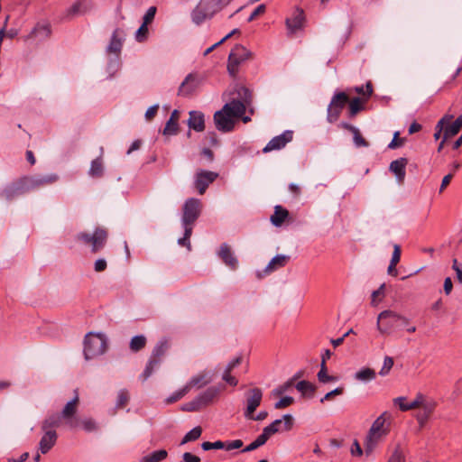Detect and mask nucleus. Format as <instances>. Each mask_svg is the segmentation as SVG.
<instances>
[{
    "mask_svg": "<svg viewBox=\"0 0 462 462\" xmlns=\"http://www.w3.org/2000/svg\"><path fill=\"white\" fill-rule=\"evenodd\" d=\"M107 348V339L102 334L88 333L84 339V356L87 360L103 355Z\"/></svg>",
    "mask_w": 462,
    "mask_h": 462,
    "instance_id": "nucleus-6",
    "label": "nucleus"
},
{
    "mask_svg": "<svg viewBox=\"0 0 462 462\" xmlns=\"http://www.w3.org/2000/svg\"><path fill=\"white\" fill-rule=\"evenodd\" d=\"M156 7L155 6H151L145 13L144 16H143V23H145V24H149L151 23L153 19H154V16H155V14H156Z\"/></svg>",
    "mask_w": 462,
    "mask_h": 462,
    "instance_id": "nucleus-58",
    "label": "nucleus"
},
{
    "mask_svg": "<svg viewBox=\"0 0 462 462\" xmlns=\"http://www.w3.org/2000/svg\"><path fill=\"white\" fill-rule=\"evenodd\" d=\"M407 163L406 158H399L390 163L389 170L395 175L399 184H402L404 181Z\"/></svg>",
    "mask_w": 462,
    "mask_h": 462,
    "instance_id": "nucleus-21",
    "label": "nucleus"
},
{
    "mask_svg": "<svg viewBox=\"0 0 462 462\" xmlns=\"http://www.w3.org/2000/svg\"><path fill=\"white\" fill-rule=\"evenodd\" d=\"M202 407L200 406V403L199 402L198 398L196 397L192 401L186 402L182 405L181 410L184 411H199Z\"/></svg>",
    "mask_w": 462,
    "mask_h": 462,
    "instance_id": "nucleus-48",
    "label": "nucleus"
},
{
    "mask_svg": "<svg viewBox=\"0 0 462 462\" xmlns=\"http://www.w3.org/2000/svg\"><path fill=\"white\" fill-rule=\"evenodd\" d=\"M104 167H103V160L102 155L96 158L91 162V166L88 171L89 176L92 178H100L103 176Z\"/></svg>",
    "mask_w": 462,
    "mask_h": 462,
    "instance_id": "nucleus-36",
    "label": "nucleus"
},
{
    "mask_svg": "<svg viewBox=\"0 0 462 462\" xmlns=\"http://www.w3.org/2000/svg\"><path fill=\"white\" fill-rule=\"evenodd\" d=\"M212 381V375L209 372L203 371L199 374L193 376L189 382L186 384V387H189V391L192 387L201 388L204 385H207Z\"/></svg>",
    "mask_w": 462,
    "mask_h": 462,
    "instance_id": "nucleus-29",
    "label": "nucleus"
},
{
    "mask_svg": "<svg viewBox=\"0 0 462 462\" xmlns=\"http://www.w3.org/2000/svg\"><path fill=\"white\" fill-rule=\"evenodd\" d=\"M182 461L183 462H200V457L190 453V452H185L182 455Z\"/></svg>",
    "mask_w": 462,
    "mask_h": 462,
    "instance_id": "nucleus-64",
    "label": "nucleus"
},
{
    "mask_svg": "<svg viewBox=\"0 0 462 462\" xmlns=\"http://www.w3.org/2000/svg\"><path fill=\"white\" fill-rule=\"evenodd\" d=\"M284 421V430H291L293 426V417L291 414H285L282 419H278L273 421L270 425L264 427L266 432L273 435L281 430V425Z\"/></svg>",
    "mask_w": 462,
    "mask_h": 462,
    "instance_id": "nucleus-22",
    "label": "nucleus"
},
{
    "mask_svg": "<svg viewBox=\"0 0 462 462\" xmlns=\"http://www.w3.org/2000/svg\"><path fill=\"white\" fill-rule=\"evenodd\" d=\"M305 21V16L303 10L297 9L292 17L286 19V26L289 31V33H295L297 31L300 30L303 27V23Z\"/></svg>",
    "mask_w": 462,
    "mask_h": 462,
    "instance_id": "nucleus-23",
    "label": "nucleus"
},
{
    "mask_svg": "<svg viewBox=\"0 0 462 462\" xmlns=\"http://www.w3.org/2000/svg\"><path fill=\"white\" fill-rule=\"evenodd\" d=\"M348 102L349 97L345 92H336L327 109V120L329 123H335Z\"/></svg>",
    "mask_w": 462,
    "mask_h": 462,
    "instance_id": "nucleus-11",
    "label": "nucleus"
},
{
    "mask_svg": "<svg viewBox=\"0 0 462 462\" xmlns=\"http://www.w3.org/2000/svg\"><path fill=\"white\" fill-rule=\"evenodd\" d=\"M219 390L215 386L208 388L206 391L197 396L200 406L205 407L208 405L217 396Z\"/></svg>",
    "mask_w": 462,
    "mask_h": 462,
    "instance_id": "nucleus-32",
    "label": "nucleus"
},
{
    "mask_svg": "<svg viewBox=\"0 0 462 462\" xmlns=\"http://www.w3.org/2000/svg\"><path fill=\"white\" fill-rule=\"evenodd\" d=\"M295 387L303 396L307 397H312L316 391V386L306 380L300 381Z\"/></svg>",
    "mask_w": 462,
    "mask_h": 462,
    "instance_id": "nucleus-35",
    "label": "nucleus"
},
{
    "mask_svg": "<svg viewBox=\"0 0 462 462\" xmlns=\"http://www.w3.org/2000/svg\"><path fill=\"white\" fill-rule=\"evenodd\" d=\"M217 256L231 270L235 271L237 269L238 260L227 244L223 243L220 245L217 251Z\"/></svg>",
    "mask_w": 462,
    "mask_h": 462,
    "instance_id": "nucleus-18",
    "label": "nucleus"
},
{
    "mask_svg": "<svg viewBox=\"0 0 462 462\" xmlns=\"http://www.w3.org/2000/svg\"><path fill=\"white\" fill-rule=\"evenodd\" d=\"M122 33V31H120L119 29H116L112 34L109 45L107 46V52L116 54V60L115 61V64L113 63V61H110L109 69H111L112 67H116L118 64V56L121 52V49L123 46L122 38L120 37Z\"/></svg>",
    "mask_w": 462,
    "mask_h": 462,
    "instance_id": "nucleus-19",
    "label": "nucleus"
},
{
    "mask_svg": "<svg viewBox=\"0 0 462 462\" xmlns=\"http://www.w3.org/2000/svg\"><path fill=\"white\" fill-rule=\"evenodd\" d=\"M344 393V387H337L328 393L325 394L323 398H321L320 402H324L326 401H330L333 399L334 396L341 395Z\"/></svg>",
    "mask_w": 462,
    "mask_h": 462,
    "instance_id": "nucleus-57",
    "label": "nucleus"
},
{
    "mask_svg": "<svg viewBox=\"0 0 462 462\" xmlns=\"http://www.w3.org/2000/svg\"><path fill=\"white\" fill-rule=\"evenodd\" d=\"M263 399V391L260 388H253L250 389L245 393V410L244 411V416L246 419L253 418V413L256 411V409L260 406Z\"/></svg>",
    "mask_w": 462,
    "mask_h": 462,
    "instance_id": "nucleus-13",
    "label": "nucleus"
},
{
    "mask_svg": "<svg viewBox=\"0 0 462 462\" xmlns=\"http://www.w3.org/2000/svg\"><path fill=\"white\" fill-rule=\"evenodd\" d=\"M452 269L456 272L457 280L462 282V264L457 259H453Z\"/></svg>",
    "mask_w": 462,
    "mask_h": 462,
    "instance_id": "nucleus-63",
    "label": "nucleus"
},
{
    "mask_svg": "<svg viewBox=\"0 0 462 462\" xmlns=\"http://www.w3.org/2000/svg\"><path fill=\"white\" fill-rule=\"evenodd\" d=\"M364 109V106L359 97H354L348 102V114L350 117L356 116L360 111Z\"/></svg>",
    "mask_w": 462,
    "mask_h": 462,
    "instance_id": "nucleus-38",
    "label": "nucleus"
},
{
    "mask_svg": "<svg viewBox=\"0 0 462 462\" xmlns=\"http://www.w3.org/2000/svg\"><path fill=\"white\" fill-rule=\"evenodd\" d=\"M214 123L216 128L223 133L233 131L236 120L233 119L224 109L218 110L214 114Z\"/></svg>",
    "mask_w": 462,
    "mask_h": 462,
    "instance_id": "nucleus-16",
    "label": "nucleus"
},
{
    "mask_svg": "<svg viewBox=\"0 0 462 462\" xmlns=\"http://www.w3.org/2000/svg\"><path fill=\"white\" fill-rule=\"evenodd\" d=\"M129 401V393L126 390L122 389L119 391L117 395V402H116V407L117 408H123L127 404Z\"/></svg>",
    "mask_w": 462,
    "mask_h": 462,
    "instance_id": "nucleus-49",
    "label": "nucleus"
},
{
    "mask_svg": "<svg viewBox=\"0 0 462 462\" xmlns=\"http://www.w3.org/2000/svg\"><path fill=\"white\" fill-rule=\"evenodd\" d=\"M201 448L205 451L211 450V449H223L224 448V441H221V440H217L215 442L205 441L201 444Z\"/></svg>",
    "mask_w": 462,
    "mask_h": 462,
    "instance_id": "nucleus-50",
    "label": "nucleus"
},
{
    "mask_svg": "<svg viewBox=\"0 0 462 462\" xmlns=\"http://www.w3.org/2000/svg\"><path fill=\"white\" fill-rule=\"evenodd\" d=\"M61 416L57 413H53L48 416L42 424V430L43 431L54 430V428H57L61 423Z\"/></svg>",
    "mask_w": 462,
    "mask_h": 462,
    "instance_id": "nucleus-34",
    "label": "nucleus"
},
{
    "mask_svg": "<svg viewBox=\"0 0 462 462\" xmlns=\"http://www.w3.org/2000/svg\"><path fill=\"white\" fill-rule=\"evenodd\" d=\"M404 143V139L399 138V133L396 132L393 135L392 142L388 144L389 149H396Z\"/></svg>",
    "mask_w": 462,
    "mask_h": 462,
    "instance_id": "nucleus-61",
    "label": "nucleus"
},
{
    "mask_svg": "<svg viewBox=\"0 0 462 462\" xmlns=\"http://www.w3.org/2000/svg\"><path fill=\"white\" fill-rule=\"evenodd\" d=\"M107 267L106 261L104 258L97 259L94 263V270L97 273L104 272Z\"/></svg>",
    "mask_w": 462,
    "mask_h": 462,
    "instance_id": "nucleus-62",
    "label": "nucleus"
},
{
    "mask_svg": "<svg viewBox=\"0 0 462 462\" xmlns=\"http://www.w3.org/2000/svg\"><path fill=\"white\" fill-rule=\"evenodd\" d=\"M230 2L231 0H200L191 12V20L195 24L200 25L206 20L212 18Z\"/></svg>",
    "mask_w": 462,
    "mask_h": 462,
    "instance_id": "nucleus-3",
    "label": "nucleus"
},
{
    "mask_svg": "<svg viewBox=\"0 0 462 462\" xmlns=\"http://www.w3.org/2000/svg\"><path fill=\"white\" fill-rule=\"evenodd\" d=\"M401 259V246L399 245H393V252L392 255V259L390 263L393 265H397Z\"/></svg>",
    "mask_w": 462,
    "mask_h": 462,
    "instance_id": "nucleus-59",
    "label": "nucleus"
},
{
    "mask_svg": "<svg viewBox=\"0 0 462 462\" xmlns=\"http://www.w3.org/2000/svg\"><path fill=\"white\" fill-rule=\"evenodd\" d=\"M167 456L168 452L165 449H160L143 457L141 462H161L164 460Z\"/></svg>",
    "mask_w": 462,
    "mask_h": 462,
    "instance_id": "nucleus-37",
    "label": "nucleus"
},
{
    "mask_svg": "<svg viewBox=\"0 0 462 462\" xmlns=\"http://www.w3.org/2000/svg\"><path fill=\"white\" fill-rule=\"evenodd\" d=\"M184 228V236L181 238H179L178 244L181 246H186L189 251L191 249L190 245V236L192 235L193 228L192 227H183Z\"/></svg>",
    "mask_w": 462,
    "mask_h": 462,
    "instance_id": "nucleus-43",
    "label": "nucleus"
},
{
    "mask_svg": "<svg viewBox=\"0 0 462 462\" xmlns=\"http://www.w3.org/2000/svg\"><path fill=\"white\" fill-rule=\"evenodd\" d=\"M388 462H405V456L401 449L400 446H397L391 455Z\"/></svg>",
    "mask_w": 462,
    "mask_h": 462,
    "instance_id": "nucleus-51",
    "label": "nucleus"
},
{
    "mask_svg": "<svg viewBox=\"0 0 462 462\" xmlns=\"http://www.w3.org/2000/svg\"><path fill=\"white\" fill-rule=\"evenodd\" d=\"M288 217L289 211L281 205H277L274 207V212L270 220L274 226H281Z\"/></svg>",
    "mask_w": 462,
    "mask_h": 462,
    "instance_id": "nucleus-30",
    "label": "nucleus"
},
{
    "mask_svg": "<svg viewBox=\"0 0 462 462\" xmlns=\"http://www.w3.org/2000/svg\"><path fill=\"white\" fill-rule=\"evenodd\" d=\"M57 433L55 430L44 431L39 442V450L42 454H47L57 441Z\"/></svg>",
    "mask_w": 462,
    "mask_h": 462,
    "instance_id": "nucleus-26",
    "label": "nucleus"
},
{
    "mask_svg": "<svg viewBox=\"0 0 462 462\" xmlns=\"http://www.w3.org/2000/svg\"><path fill=\"white\" fill-rule=\"evenodd\" d=\"M201 434H202L201 427L197 426V427L193 428L191 430H189V432H187L185 434V436L183 437V439L180 441V445H184L188 442L197 440L198 439H199Z\"/></svg>",
    "mask_w": 462,
    "mask_h": 462,
    "instance_id": "nucleus-40",
    "label": "nucleus"
},
{
    "mask_svg": "<svg viewBox=\"0 0 462 462\" xmlns=\"http://www.w3.org/2000/svg\"><path fill=\"white\" fill-rule=\"evenodd\" d=\"M393 403L397 405L402 411L421 408L422 411L417 413L415 416L420 428L424 427L435 409V404L426 402L424 395L421 393H418L411 403H407L406 397L403 396L393 399Z\"/></svg>",
    "mask_w": 462,
    "mask_h": 462,
    "instance_id": "nucleus-2",
    "label": "nucleus"
},
{
    "mask_svg": "<svg viewBox=\"0 0 462 462\" xmlns=\"http://www.w3.org/2000/svg\"><path fill=\"white\" fill-rule=\"evenodd\" d=\"M355 91L359 95L365 96V100H367V98L370 97L371 95L373 94V85L370 81H368L365 87H356Z\"/></svg>",
    "mask_w": 462,
    "mask_h": 462,
    "instance_id": "nucleus-46",
    "label": "nucleus"
},
{
    "mask_svg": "<svg viewBox=\"0 0 462 462\" xmlns=\"http://www.w3.org/2000/svg\"><path fill=\"white\" fill-rule=\"evenodd\" d=\"M178 133H179V124L169 119L166 122V125H165L162 134L164 135H175Z\"/></svg>",
    "mask_w": 462,
    "mask_h": 462,
    "instance_id": "nucleus-44",
    "label": "nucleus"
},
{
    "mask_svg": "<svg viewBox=\"0 0 462 462\" xmlns=\"http://www.w3.org/2000/svg\"><path fill=\"white\" fill-rule=\"evenodd\" d=\"M202 202L196 198L188 199L182 207L181 225L183 227H192L202 212Z\"/></svg>",
    "mask_w": 462,
    "mask_h": 462,
    "instance_id": "nucleus-8",
    "label": "nucleus"
},
{
    "mask_svg": "<svg viewBox=\"0 0 462 462\" xmlns=\"http://www.w3.org/2000/svg\"><path fill=\"white\" fill-rule=\"evenodd\" d=\"M78 402L79 396L76 395L74 399L69 401L65 405L60 414V416L66 420V424H68L70 428H74L77 426V423L72 420V417L75 415L77 411Z\"/></svg>",
    "mask_w": 462,
    "mask_h": 462,
    "instance_id": "nucleus-24",
    "label": "nucleus"
},
{
    "mask_svg": "<svg viewBox=\"0 0 462 462\" xmlns=\"http://www.w3.org/2000/svg\"><path fill=\"white\" fill-rule=\"evenodd\" d=\"M232 97L229 101L224 105L222 109L227 113L233 119H237L245 115L248 108L251 115L254 114V108H251L252 93L244 86H236L231 93Z\"/></svg>",
    "mask_w": 462,
    "mask_h": 462,
    "instance_id": "nucleus-1",
    "label": "nucleus"
},
{
    "mask_svg": "<svg viewBox=\"0 0 462 462\" xmlns=\"http://www.w3.org/2000/svg\"><path fill=\"white\" fill-rule=\"evenodd\" d=\"M265 10H266L265 5L263 4V5H258L253 11V13L250 14V16L247 19V22L248 23L253 22L257 16L264 14Z\"/></svg>",
    "mask_w": 462,
    "mask_h": 462,
    "instance_id": "nucleus-60",
    "label": "nucleus"
},
{
    "mask_svg": "<svg viewBox=\"0 0 462 462\" xmlns=\"http://www.w3.org/2000/svg\"><path fill=\"white\" fill-rule=\"evenodd\" d=\"M339 127L353 134L354 143L356 147H367L369 145L368 142L362 136L359 129L356 126L346 122H341Z\"/></svg>",
    "mask_w": 462,
    "mask_h": 462,
    "instance_id": "nucleus-28",
    "label": "nucleus"
},
{
    "mask_svg": "<svg viewBox=\"0 0 462 462\" xmlns=\"http://www.w3.org/2000/svg\"><path fill=\"white\" fill-rule=\"evenodd\" d=\"M375 375V372L373 369L366 367L356 372L355 378L358 381L368 382L374 380Z\"/></svg>",
    "mask_w": 462,
    "mask_h": 462,
    "instance_id": "nucleus-39",
    "label": "nucleus"
},
{
    "mask_svg": "<svg viewBox=\"0 0 462 462\" xmlns=\"http://www.w3.org/2000/svg\"><path fill=\"white\" fill-rule=\"evenodd\" d=\"M384 414L380 415L372 424L368 434L365 439V450L366 456H369L378 444L381 438L387 434V430L384 428L385 419Z\"/></svg>",
    "mask_w": 462,
    "mask_h": 462,
    "instance_id": "nucleus-7",
    "label": "nucleus"
},
{
    "mask_svg": "<svg viewBox=\"0 0 462 462\" xmlns=\"http://www.w3.org/2000/svg\"><path fill=\"white\" fill-rule=\"evenodd\" d=\"M148 33V24L142 23L135 33L136 41L139 42H143L146 39V35Z\"/></svg>",
    "mask_w": 462,
    "mask_h": 462,
    "instance_id": "nucleus-55",
    "label": "nucleus"
},
{
    "mask_svg": "<svg viewBox=\"0 0 462 462\" xmlns=\"http://www.w3.org/2000/svg\"><path fill=\"white\" fill-rule=\"evenodd\" d=\"M293 386L292 381H287L282 385H279L277 388H275L273 391V395L279 396L283 394L285 392H287L289 389H291Z\"/></svg>",
    "mask_w": 462,
    "mask_h": 462,
    "instance_id": "nucleus-56",
    "label": "nucleus"
},
{
    "mask_svg": "<svg viewBox=\"0 0 462 462\" xmlns=\"http://www.w3.org/2000/svg\"><path fill=\"white\" fill-rule=\"evenodd\" d=\"M317 376L319 381L323 383H327L336 380V377L328 374L327 365L324 364V361L321 362L320 364V370L319 371Z\"/></svg>",
    "mask_w": 462,
    "mask_h": 462,
    "instance_id": "nucleus-42",
    "label": "nucleus"
},
{
    "mask_svg": "<svg viewBox=\"0 0 462 462\" xmlns=\"http://www.w3.org/2000/svg\"><path fill=\"white\" fill-rule=\"evenodd\" d=\"M252 58V52L245 47L236 44L230 51L227 62V71L235 78L239 70V66L245 60Z\"/></svg>",
    "mask_w": 462,
    "mask_h": 462,
    "instance_id": "nucleus-9",
    "label": "nucleus"
},
{
    "mask_svg": "<svg viewBox=\"0 0 462 462\" xmlns=\"http://www.w3.org/2000/svg\"><path fill=\"white\" fill-rule=\"evenodd\" d=\"M218 177V173L210 171H205V170H199L196 172L195 175V180L194 185L197 189L198 192L200 195H203L208 187L213 183L217 178Z\"/></svg>",
    "mask_w": 462,
    "mask_h": 462,
    "instance_id": "nucleus-14",
    "label": "nucleus"
},
{
    "mask_svg": "<svg viewBox=\"0 0 462 462\" xmlns=\"http://www.w3.org/2000/svg\"><path fill=\"white\" fill-rule=\"evenodd\" d=\"M167 349L168 343L166 340H162L157 343L152 352L144 371L140 376L143 381H146L152 374L153 371L159 367L162 358L165 355Z\"/></svg>",
    "mask_w": 462,
    "mask_h": 462,
    "instance_id": "nucleus-10",
    "label": "nucleus"
},
{
    "mask_svg": "<svg viewBox=\"0 0 462 462\" xmlns=\"http://www.w3.org/2000/svg\"><path fill=\"white\" fill-rule=\"evenodd\" d=\"M28 192H30L29 187L27 186L24 177H22L19 180L5 186L0 191V198L7 201H12L14 199L18 198L19 196H22Z\"/></svg>",
    "mask_w": 462,
    "mask_h": 462,
    "instance_id": "nucleus-12",
    "label": "nucleus"
},
{
    "mask_svg": "<svg viewBox=\"0 0 462 462\" xmlns=\"http://www.w3.org/2000/svg\"><path fill=\"white\" fill-rule=\"evenodd\" d=\"M292 137L293 132L286 130L282 134L274 136L273 139H271L266 146L263 149V152L266 153L272 151L281 150L292 140Z\"/></svg>",
    "mask_w": 462,
    "mask_h": 462,
    "instance_id": "nucleus-17",
    "label": "nucleus"
},
{
    "mask_svg": "<svg viewBox=\"0 0 462 462\" xmlns=\"http://www.w3.org/2000/svg\"><path fill=\"white\" fill-rule=\"evenodd\" d=\"M289 261V256L283 255V254H278L274 256L267 264V266L264 269V272L266 273H270L273 272L274 270H277L279 268H282L286 265V263Z\"/></svg>",
    "mask_w": 462,
    "mask_h": 462,
    "instance_id": "nucleus-33",
    "label": "nucleus"
},
{
    "mask_svg": "<svg viewBox=\"0 0 462 462\" xmlns=\"http://www.w3.org/2000/svg\"><path fill=\"white\" fill-rule=\"evenodd\" d=\"M189 393V387H186V385L180 389L179 391L173 393L171 396H169L166 399L167 403H173L179 400H180L182 397H184Z\"/></svg>",
    "mask_w": 462,
    "mask_h": 462,
    "instance_id": "nucleus-45",
    "label": "nucleus"
},
{
    "mask_svg": "<svg viewBox=\"0 0 462 462\" xmlns=\"http://www.w3.org/2000/svg\"><path fill=\"white\" fill-rule=\"evenodd\" d=\"M30 191L41 187L52 184L59 180V176L55 173L47 175L24 176Z\"/></svg>",
    "mask_w": 462,
    "mask_h": 462,
    "instance_id": "nucleus-15",
    "label": "nucleus"
},
{
    "mask_svg": "<svg viewBox=\"0 0 462 462\" xmlns=\"http://www.w3.org/2000/svg\"><path fill=\"white\" fill-rule=\"evenodd\" d=\"M462 128V116H459L452 123L444 126V139H449L457 135Z\"/></svg>",
    "mask_w": 462,
    "mask_h": 462,
    "instance_id": "nucleus-31",
    "label": "nucleus"
},
{
    "mask_svg": "<svg viewBox=\"0 0 462 462\" xmlns=\"http://www.w3.org/2000/svg\"><path fill=\"white\" fill-rule=\"evenodd\" d=\"M108 234L105 228L97 227L93 234L80 232L76 235L75 239L81 244L90 246L91 253L100 252L106 245Z\"/></svg>",
    "mask_w": 462,
    "mask_h": 462,
    "instance_id": "nucleus-4",
    "label": "nucleus"
},
{
    "mask_svg": "<svg viewBox=\"0 0 462 462\" xmlns=\"http://www.w3.org/2000/svg\"><path fill=\"white\" fill-rule=\"evenodd\" d=\"M146 345V337L143 335L134 336L130 341V349L133 352H138Z\"/></svg>",
    "mask_w": 462,
    "mask_h": 462,
    "instance_id": "nucleus-41",
    "label": "nucleus"
},
{
    "mask_svg": "<svg viewBox=\"0 0 462 462\" xmlns=\"http://www.w3.org/2000/svg\"><path fill=\"white\" fill-rule=\"evenodd\" d=\"M188 126L196 131L203 132L205 130V116L200 111H190L189 113Z\"/></svg>",
    "mask_w": 462,
    "mask_h": 462,
    "instance_id": "nucleus-25",
    "label": "nucleus"
},
{
    "mask_svg": "<svg viewBox=\"0 0 462 462\" xmlns=\"http://www.w3.org/2000/svg\"><path fill=\"white\" fill-rule=\"evenodd\" d=\"M393 365V359L390 356H385L383 360V365L382 369L379 372V374L384 376L389 374L390 370Z\"/></svg>",
    "mask_w": 462,
    "mask_h": 462,
    "instance_id": "nucleus-53",
    "label": "nucleus"
},
{
    "mask_svg": "<svg viewBox=\"0 0 462 462\" xmlns=\"http://www.w3.org/2000/svg\"><path fill=\"white\" fill-rule=\"evenodd\" d=\"M294 402V399L291 396H285L274 403V408L277 410L284 409Z\"/></svg>",
    "mask_w": 462,
    "mask_h": 462,
    "instance_id": "nucleus-52",
    "label": "nucleus"
},
{
    "mask_svg": "<svg viewBox=\"0 0 462 462\" xmlns=\"http://www.w3.org/2000/svg\"><path fill=\"white\" fill-rule=\"evenodd\" d=\"M400 323L402 326L409 325V319L390 310L382 311L377 318V328L381 334H391L396 326Z\"/></svg>",
    "mask_w": 462,
    "mask_h": 462,
    "instance_id": "nucleus-5",
    "label": "nucleus"
},
{
    "mask_svg": "<svg viewBox=\"0 0 462 462\" xmlns=\"http://www.w3.org/2000/svg\"><path fill=\"white\" fill-rule=\"evenodd\" d=\"M244 445L243 441L241 439H235V440H228L224 441V448L226 451H230L233 449H238L242 448Z\"/></svg>",
    "mask_w": 462,
    "mask_h": 462,
    "instance_id": "nucleus-54",
    "label": "nucleus"
},
{
    "mask_svg": "<svg viewBox=\"0 0 462 462\" xmlns=\"http://www.w3.org/2000/svg\"><path fill=\"white\" fill-rule=\"evenodd\" d=\"M94 8L92 0H76L75 3L69 8V16L84 15L89 13Z\"/></svg>",
    "mask_w": 462,
    "mask_h": 462,
    "instance_id": "nucleus-20",
    "label": "nucleus"
},
{
    "mask_svg": "<svg viewBox=\"0 0 462 462\" xmlns=\"http://www.w3.org/2000/svg\"><path fill=\"white\" fill-rule=\"evenodd\" d=\"M198 87L197 77L193 74H189L183 82L180 84L178 95L182 97H188L191 95Z\"/></svg>",
    "mask_w": 462,
    "mask_h": 462,
    "instance_id": "nucleus-27",
    "label": "nucleus"
},
{
    "mask_svg": "<svg viewBox=\"0 0 462 462\" xmlns=\"http://www.w3.org/2000/svg\"><path fill=\"white\" fill-rule=\"evenodd\" d=\"M384 288L385 284L383 283L377 290L374 291L372 293V305L375 306L379 301L382 300L383 297L384 296Z\"/></svg>",
    "mask_w": 462,
    "mask_h": 462,
    "instance_id": "nucleus-47",
    "label": "nucleus"
}]
</instances>
